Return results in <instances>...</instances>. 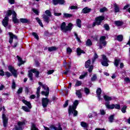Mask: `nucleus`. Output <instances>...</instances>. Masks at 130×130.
I'll list each match as a JSON object with an SVG mask.
<instances>
[{
  "label": "nucleus",
  "instance_id": "38",
  "mask_svg": "<svg viewBox=\"0 0 130 130\" xmlns=\"http://www.w3.org/2000/svg\"><path fill=\"white\" fill-rule=\"evenodd\" d=\"M96 92V95H98V96H100V95H101V93H102V90H101V88L100 87L98 88Z\"/></svg>",
  "mask_w": 130,
  "mask_h": 130
},
{
  "label": "nucleus",
  "instance_id": "6",
  "mask_svg": "<svg viewBox=\"0 0 130 130\" xmlns=\"http://www.w3.org/2000/svg\"><path fill=\"white\" fill-rule=\"evenodd\" d=\"M105 19V17L104 16H100L96 17L95 18V22H94L92 24V27H95L96 25H97V26L101 25V23H102L103 21H104Z\"/></svg>",
  "mask_w": 130,
  "mask_h": 130
},
{
  "label": "nucleus",
  "instance_id": "32",
  "mask_svg": "<svg viewBox=\"0 0 130 130\" xmlns=\"http://www.w3.org/2000/svg\"><path fill=\"white\" fill-rule=\"evenodd\" d=\"M117 40L118 41H119L120 42H121V41L123 40V36H122V35H119L117 37Z\"/></svg>",
  "mask_w": 130,
  "mask_h": 130
},
{
  "label": "nucleus",
  "instance_id": "2",
  "mask_svg": "<svg viewBox=\"0 0 130 130\" xmlns=\"http://www.w3.org/2000/svg\"><path fill=\"white\" fill-rule=\"evenodd\" d=\"M73 26L74 24L72 23H69L68 25L67 26V23L65 22H62L60 25V29L61 31H63L65 32H68V31H72L73 29Z\"/></svg>",
  "mask_w": 130,
  "mask_h": 130
},
{
  "label": "nucleus",
  "instance_id": "60",
  "mask_svg": "<svg viewBox=\"0 0 130 130\" xmlns=\"http://www.w3.org/2000/svg\"><path fill=\"white\" fill-rule=\"evenodd\" d=\"M124 82H125L126 83H130V79H129V78H128V77H125L124 79Z\"/></svg>",
  "mask_w": 130,
  "mask_h": 130
},
{
  "label": "nucleus",
  "instance_id": "47",
  "mask_svg": "<svg viewBox=\"0 0 130 130\" xmlns=\"http://www.w3.org/2000/svg\"><path fill=\"white\" fill-rule=\"evenodd\" d=\"M31 130H39V129L36 127V125L35 124L32 123L31 125Z\"/></svg>",
  "mask_w": 130,
  "mask_h": 130
},
{
  "label": "nucleus",
  "instance_id": "34",
  "mask_svg": "<svg viewBox=\"0 0 130 130\" xmlns=\"http://www.w3.org/2000/svg\"><path fill=\"white\" fill-rule=\"evenodd\" d=\"M76 94L78 98H81L82 97V92H81L80 90H77L76 92Z\"/></svg>",
  "mask_w": 130,
  "mask_h": 130
},
{
  "label": "nucleus",
  "instance_id": "59",
  "mask_svg": "<svg viewBox=\"0 0 130 130\" xmlns=\"http://www.w3.org/2000/svg\"><path fill=\"white\" fill-rule=\"evenodd\" d=\"M58 2L59 5H63V4L66 3V1H64V0H58Z\"/></svg>",
  "mask_w": 130,
  "mask_h": 130
},
{
  "label": "nucleus",
  "instance_id": "42",
  "mask_svg": "<svg viewBox=\"0 0 130 130\" xmlns=\"http://www.w3.org/2000/svg\"><path fill=\"white\" fill-rule=\"evenodd\" d=\"M32 36H34L35 38H36L37 40H39V36L37 35V33L32 32Z\"/></svg>",
  "mask_w": 130,
  "mask_h": 130
},
{
  "label": "nucleus",
  "instance_id": "8",
  "mask_svg": "<svg viewBox=\"0 0 130 130\" xmlns=\"http://www.w3.org/2000/svg\"><path fill=\"white\" fill-rule=\"evenodd\" d=\"M8 70L10 71L13 76L15 77V78H17L18 77V74H17V73H18V71L15 69V68H14L12 65H9L8 66Z\"/></svg>",
  "mask_w": 130,
  "mask_h": 130
},
{
  "label": "nucleus",
  "instance_id": "52",
  "mask_svg": "<svg viewBox=\"0 0 130 130\" xmlns=\"http://www.w3.org/2000/svg\"><path fill=\"white\" fill-rule=\"evenodd\" d=\"M106 11H107L106 7H104L100 9V13H104V12H106Z\"/></svg>",
  "mask_w": 130,
  "mask_h": 130
},
{
  "label": "nucleus",
  "instance_id": "64",
  "mask_svg": "<svg viewBox=\"0 0 130 130\" xmlns=\"http://www.w3.org/2000/svg\"><path fill=\"white\" fill-rule=\"evenodd\" d=\"M129 7H130L129 4H127L123 7V10H126V9H128V8H129Z\"/></svg>",
  "mask_w": 130,
  "mask_h": 130
},
{
  "label": "nucleus",
  "instance_id": "43",
  "mask_svg": "<svg viewBox=\"0 0 130 130\" xmlns=\"http://www.w3.org/2000/svg\"><path fill=\"white\" fill-rule=\"evenodd\" d=\"M104 28L106 31H109L110 30V27H109V25L107 24H105L104 25Z\"/></svg>",
  "mask_w": 130,
  "mask_h": 130
},
{
  "label": "nucleus",
  "instance_id": "14",
  "mask_svg": "<svg viewBox=\"0 0 130 130\" xmlns=\"http://www.w3.org/2000/svg\"><path fill=\"white\" fill-rule=\"evenodd\" d=\"M118 109V110H120V105L119 104H112L110 105L107 109Z\"/></svg>",
  "mask_w": 130,
  "mask_h": 130
},
{
  "label": "nucleus",
  "instance_id": "31",
  "mask_svg": "<svg viewBox=\"0 0 130 130\" xmlns=\"http://www.w3.org/2000/svg\"><path fill=\"white\" fill-rule=\"evenodd\" d=\"M36 20L37 21V22L39 23V24L40 25V26H41V27L43 28V27H44L43 23H42V21H41L40 19H39V17H37V18H36Z\"/></svg>",
  "mask_w": 130,
  "mask_h": 130
},
{
  "label": "nucleus",
  "instance_id": "63",
  "mask_svg": "<svg viewBox=\"0 0 130 130\" xmlns=\"http://www.w3.org/2000/svg\"><path fill=\"white\" fill-rule=\"evenodd\" d=\"M53 4L54 6L58 5V0H53Z\"/></svg>",
  "mask_w": 130,
  "mask_h": 130
},
{
  "label": "nucleus",
  "instance_id": "30",
  "mask_svg": "<svg viewBox=\"0 0 130 130\" xmlns=\"http://www.w3.org/2000/svg\"><path fill=\"white\" fill-rule=\"evenodd\" d=\"M80 124H81V126L82 127H84V128H87V127H88V123H87L86 122H84V121L81 122Z\"/></svg>",
  "mask_w": 130,
  "mask_h": 130
},
{
  "label": "nucleus",
  "instance_id": "56",
  "mask_svg": "<svg viewBox=\"0 0 130 130\" xmlns=\"http://www.w3.org/2000/svg\"><path fill=\"white\" fill-rule=\"evenodd\" d=\"M12 88L13 89H16V82L14 80H13V82H12Z\"/></svg>",
  "mask_w": 130,
  "mask_h": 130
},
{
  "label": "nucleus",
  "instance_id": "22",
  "mask_svg": "<svg viewBox=\"0 0 130 130\" xmlns=\"http://www.w3.org/2000/svg\"><path fill=\"white\" fill-rule=\"evenodd\" d=\"M19 20L22 24H30V20L27 18H20Z\"/></svg>",
  "mask_w": 130,
  "mask_h": 130
},
{
  "label": "nucleus",
  "instance_id": "27",
  "mask_svg": "<svg viewBox=\"0 0 130 130\" xmlns=\"http://www.w3.org/2000/svg\"><path fill=\"white\" fill-rule=\"evenodd\" d=\"M91 64V60L88 59L87 61H85V68L86 69H88L89 67H90Z\"/></svg>",
  "mask_w": 130,
  "mask_h": 130
},
{
  "label": "nucleus",
  "instance_id": "7",
  "mask_svg": "<svg viewBox=\"0 0 130 130\" xmlns=\"http://www.w3.org/2000/svg\"><path fill=\"white\" fill-rule=\"evenodd\" d=\"M104 100L105 101V105L106 108H108L110 106V101H112V97L109 96L107 95H104L103 96Z\"/></svg>",
  "mask_w": 130,
  "mask_h": 130
},
{
  "label": "nucleus",
  "instance_id": "3",
  "mask_svg": "<svg viewBox=\"0 0 130 130\" xmlns=\"http://www.w3.org/2000/svg\"><path fill=\"white\" fill-rule=\"evenodd\" d=\"M36 74L35 77L36 78H39V75L40 74V72L39 71H37L36 69H31L28 71V77L29 78L30 81L31 82H33V73Z\"/></svg>",
  "mask_w": 130,
  "mask_h": 130
},
{
  "label": "nucleus",
  "instance_id": "19",
  "mask_svg": "<svg viewBox=\"0 0 130 130\" xmlns=\"http://www.w3.org/2000/svg\"><path fill=\"white\" fill-rule=\"evenodd\" d=\"M64 67L66 68V71L63 72V74L64 75H68L70 73V71H71V63L68 64V68L67 67V65H65Z\"/></svg>",
  "mask_w": 130,
  "mask_h": 130
},
{
  "label": "nucleus",
  "instance_id": "12",
  "mask_svg": "<svg viewBox=\"0 0 130 130\" xmlns=\"http://www.w3.org/2000/svg\"><path fill=\"white\" fill-rule=\"evenodd\" d=\"M2 120L3 122V126L7 127L8 126V123H9V118L6 116V114H2Z\"/></svg>",
  "mask_w": 130,
  "mask_h": 130
},
{
  "label": "nucleus",
  "instance_id": "16",
  "mask_svg": "<svg viewBox=\"0 0 130 130\" xmlns=\"http://www.w3.org/2000/svg\"><path fill=\"white\" fill-rule=\"evenodd\" d=\"M92 11V9L85 7L81 11V14H89Z\"/></svg>",
  "mask_w": 130,
  "mask_h": 130
},
{
  "label": "nucleus",
  "instance_id": "49",
  "mask_svg": "<svg viewBox=\"0 0 130 130\" xmlns=\"http://www.w3.org/2000/svg\"><path fill=\"white\" fill-rule=\"evenodd\" d=\"M41 94H42V95H44L46 97H48V95H49V93H48V92H47V91H42L41 92Z\"/></svg>",
  "mask_w": 130,
  "mask_h": 130
},
{
  "label": "nucleus",
  "instance_id": "37",
  "mask_svg": "<svg viewBox=\"0 0 130 130\" xmlns=\"http://www.w3.org/2000/svg\"><path fill=\"white\" fill-rule=\"evenodd\" d=\"M114 12L115 13H118L119 12V7L117 5H114Z\"/></svg>",
  "mask_w": 130,
  "mask_h": 130
},
{
  "label": "nucleus",
  "instance_id": "10",
  "mask_svg": "<svg viewBox=\"0 0 130 130\" xmlns=\"http://www.w3.org/2000/svg\"><path fill=\"white\" fill-rule=\"evenodd\" d=\"M102 59L103 60L101 61V64L103 66V67H108L109 66V64L108 63L109 60H108L106 55H103Z\"/></svg>",
  "mask_w": 130,
  "mask_h": 130
},
{
  "label": "nucleus",
  "instance_id": "18",
  "mask_svg": "<svg viewBox=\"0 0 130 130\" xmlns=\"http://www.w3.org/2000/svg\"><path fill=\"white\" fill-rule=\"evenodd\" d=\"M2 24L5 27H7L9 25V17H5L2 21Z\"/></svg>",
  "mask_w": 130,
  "mask_h": 130
},
{
  "label": "nucleus",
  "instance_id": "23",
  "mask_svg": "<svg viewBox=\"0 0 130 130\" xmlns=\"http://www.w3.org/2000/svg\"><path fill=\"white\" fill-rule=\"evenodd\" d=\"M76 52L77 53V55L80 56L83 53V54H85L86 53L85 52H84V50L81 49V48L78 47L77 48Z\"/></svg>",
  "mask_w": 130,
  "mask_h": 130
},
{
  "label": "nucleus",
  "instance_id": "54",
  "mask_svg": "<svg viewBox=\"0 0 130 130\" xmlns=\"http://www.w3.org/2000/svg\"><path fill=\"white\" fill-rule=\"evenodd\" d=\"M5 75L6 76V77H7V78H10V77H11L12 76L11 73L9 72H6L5 73Z\"/></svg>",
  "mask_w": 130,
  "mask_h": 130
},
{
  "label": "nucleus",
  "instance_id": "61",
  "mask_svg": "<svg viewBox=\"0 0 130 130\" xmlns=\"http://www.w3.org/2000/svg\"><path fill=\"white\" fill-rule=\"evenodd\" d=\"M53 73H54V70H49L47 72V74L48 75H52V74H53Z\"/></svg>",
  "mask_w": 130,
  "mask_h": 130
},
{
  "label": "nucleus",
  "instance_id": "35",
  "mask_svg": "<svg viewBox=\"0 0 130 130\" xmlns=\"http://www.w3.org/2000/svg\"><path fill=\"white\" fill-rule=\"evenodd\" d=\"M81 85H82V81L77 80L75 84V87H80V86H81Z\"/></svg>",
  "mask_w": 130,
  "mask_h": 130
},
{
  "label": "nucleus",
  "instance_id": "45",
  "mask_svg": "<svg viewBox=\"0 0 130 130\" xmlns=\"http://www.w3.org/2000/svg\"><path fill=\"white\" fill-rule=\"evenodd\" d=\"M29 90H30V88H29V87H25V89H24V92H25V94L28 95V94H29V93L30 92Z\"/></svg>",
  "mask_w": 130,
  "mask_h": 130
},
{
  "label": "nucleus",
  "instance_id": "4",
  "mask_svg": "<svg viewBox=\"0 0 130 130\" xmlns=\"http://www.w3.org/2000/svg\"><path fill=\"white\" fill-rule=\"evenodd\" d=\"M99 45V48L102 49L103 46L105 47L107 45V42H106V36H103L100 38L99 42L98 43Z\"/></svg>",
  "mask_w": 130,
  "mask_h": 130
},
{
  "label": "nucleus",
  "instance_id": "26",
  "mask_svg": "<svg viewBox=\"0 0 130 130\" xmlns=\"http://www.w3.org/2000/svg\"><path fill=\"white\" fill-rule=\"evenodd\" d=\"M120 59H115L114 64L117 68L119 66V62H120Z\"/></svg>",
  "mask_w": 130,
  "mask_h": 130
},
{
  "label": "nucleus",
  "instance_id": "57",
  "mask_svg": "<svg viewBox=\"0 0 130 130\" xmlns=\"http://www.w3.org/2000/svg\"><path fill=\"white\" fill-rule=\"evenodd\" d=\"M70 10H78V6H71L70 7Z\"/></svg>",
  "mask_w": 130,
  "mask_h": 130
},
{
  "label": "nucleus",
  "instance_id": "48",
  "mask_svg": "<svg viewBox=\"0 0 130 130\" xmlns=\"http://www.w3.org/2000/svg\"><path fill=\"white\" fill-rule=\"evenodd\" d=\"M32 12L36 14L37 16H39V11H38V9H35V8L32 9Z\"/></svg>",
  "mask_w": 130,
  "mask_h": 130
},
{
  "label": "nucleus",
  "instance_id": "36",
  "mask_svg": "<svg viewBox=\"0 0 130 130\" xmlns=\"http://www.w3.org/2000/svg\"><path fill=\"white\" fill-rule=\"evenodd\" d=\"M9 36H10V39H9V43H10V44H12V43H13V41L14 40V38H13V37L12 36V35L11 34V32H9L8 33Z\"/></svg>",
  "mask_w": 130,
  "mask_h": 130
},
{
  "label": "nucleus",
  "instance_id": "21",
  "mask_svg": "<svg viewBox=\"0 0 130 130\" xmlns=\"http://www.w3.org/2000/svg\"><path fill=\"white\" fill-rule=\"evenodd\" d=\"M22 102H23V103H24V104L27 106L29 109H31V108H32V105H31V103H30V102H28L25 100H22Z\"/></svg>",
  "mask_w": 130,
  "mask_h": 130
},
{
  "label": "nucleus",
  "instance_id": "39",
  "mask_svg": "<svg viewBox=\"0 0 130 130\" xmlns=\"http://www.w3.org/2000/svg\"><path fill=\"white\" fill-rule=\"evenodd\" d=\"M114 114L113 115H110L109 118H108V119H109V121H110V122H112L113 121V120H114Z\"/></svg>",
  "mask_w": 130,
  "mask_h": 130
},
{
  "label": "nucleus",
  "instance_id": "44",
  "mask_svg": "<svg viewBox=\"0 0 130 130\" xmlns=\"http://www.w3.org/2000/svg\"><path fill=\"white\" fill-rule=\"evenodd\" d=\"M84 92L86 95H89L90 93V89L88 88V87L84 88Z\"/></svg>",
  "mask_w": 130,
  "mask_h": 130
},
{
  "label": "nucleus",
  "instance_id": "62",
  "mask_svg": "<svg viewBox=\"0 0 130 130\" xmlns=\"http://www.w3.org/2000/svg\"><path fill=\"white\" fill-rule=\"evenodd\" d=\"M100 112L101 115H105L106 112H105V111H104V110H100Z\"/></svg>",
  "mask_w": 130,
  "mask_h": 130
},
{
  "label": "nucleus",
  "instance_id": "40",
  "mask_svg": "<svg viewBox=\"0 0 130 130\" xmlns=\"http://www.w3.org/2000/svg\"><path fill=\"white\" fill-rule=\"evenodd\" d=\"M126 108H127V106L126 105H124L123 107L121 109V111L122 113H125L126 112Z\"/></svg>",
  "mask_w": 130,
  "mask_h": 130
},
{
  "label": "nucleus",
  "instance_id": "33",
  "mask_svg": "<svg viewBox=\"0 0 130 130\" xmlns=\"http://www.w3.org/2000/svg\"><path fill=\"white\" fill-rule=\"evenodd\" d=\"M57 49V48L54 46H52L50 47H49L48 48V51H50V52H51V51H54Z\"/></svg>",
  "mask_w": 130,
  "mask_h": 130
},
{
  "label": "nucleus",
  "instance_id": "5",
  "mask_svg": "<svg viewBox=\"0 0 130 130\" xmlns=\"http://www.w3.org/2000/svg\"><path fill=\"white\" fill-rule=\"evenodd\" d=\"M45 13L46 14H43L42 15V18H43L44 22H45L47 24H49V17H51V16H52V15L51 14V12H50V10H47L45 11Z\"/></svg>",
  "mask_w": 130,
  "mask_h": 130
},
{
  "label": "nucleus",
  "instance_id": "50",
  "mask_svg": "<svg viewBox=\"0 0 130 130\" xmlns=\"http://www.w3.org/2000/svg\"><path fill=\"white\" fill-rule=\"evenodd\" d=\"M96 80H97V76H96V75H93L91 78V82H95Z\"/></svg>",
  "mask_w": 130,
  "mask_h": 130
},
{
  "label": "nucleus",
  "instance_id": "25",
  "mask_svg": "<svg viewBox=\"0 0 130 130\" xmlns=\"http://www.w3.org/2000/svg\"><path fill=\"white\" fill-rule=\"evenodd\" d=\"M73 17V14H71L70 13H64L63 18L68 19L69 18H72Z\"/></svg>",
  "mask_w": 130,
  "mask_h": 130
},
{
  "label": "nucleus",
  "instance_id": "29",
  "mask_svg": "<svg viewBox=\"0 0 130 130\" xmlns=\"http://www.w3.org/2000/svg\"><path fill=\"white\" fill-rule=\"evenodd\" d=\"M82 21L81 20V19H77L76 20V24H77V26H78L79 27V28H81L82 27Z\"/></svg>",
  "mask_w": 130,
  "mask_h": 130
},
{
  "label": "nucleus",
  "instance_id": "58",
  "mask_svg": "<svg viewBox=\"0 0 130 130\" xmlns=\"http://www.w3.org/2000/svg\"><path fill=\"white\" fill-rule=\"evenodd\" d=\"M0 76L2 77L5 76V71L3 69L0 70Z\"/></svg>",
  "mask_w": 130,
  "mask_h": 130
},
{
  "label": "nucleus",
  "instance_id": "15",
  "mask_svg": "<svg viewBox=\"0 0 130 130\" xmlns=\"http://www.w3.org/2000/svg\"><path fill=\"white\" fill-rule=\"evenodd\" d=\"M78 105H79V101L75 100L73 103V106H69L68 109H71L72 110H74L75 109H77V107H78Z\"/></svg>",
  "mask_w": 130,
  "mask_h": 130
},
{
  "label": "nucleus",
  "instance_id": "1",
  "mask_svg": "<svg viewBox=\"0 0 130 130\" xmlns=\"http://www.w3.org/2000/svg\"><path fill=\"white\" fill-rule=\"evenodd\" d=\"M12 15V21L14 24H19L20 23V21H19V19L17 18V13H16V11L15 10H8L7 11L6 16L5 17H9L11 16V15Z\"/></svg>",
  "mask_w": 130,
  "mask_h": 130
},
{
  "label": "nucleus",
  "instance_id": "51",
  "mask_svg": "<svg viewBox=\"0 0 130 130\" xmlns=\"http://www.w3.org/2000/svg\"><path fill=\"white\" fill-rule=\"evenodd\" d=\"M68 106H69V100L66 101L64 105H63V108H66Z\"/></svg>",
  "mask_w": 130,
  "mask_h": 130
},
{
  "label": "nucleus",
  "instance_id": "53",
  "mask_svg": "<svg viewBox=\"0 0 130 130\" xmlns=\"http://www.w3.org/2000/svg\"><path fill=\"white\" fill-rule=\"evenodd\" d=\"M23 92V87H20L18 90H17V94H21Z\"/></svg>",
  "mask_w": 130,
  "mask_h": 130
},
{
  "label": "nucleus",
  "instance_id": "20",
  "mask_svg": "<svg viewBox=\"0 0 130 130\" xmlns=\"http://www.w3.org/2000/svg\"><path fill=\"white\" fill-rule=\"evenodd\" d=\"M16 57L19 62V63L18 64V67H21L22 64H24V63H25V61H23V59H22V58H21L19 55H17Z\"/></svg>",
  "mask_w": 130,
  "mask_h": 130
},
{
  "label": "nucleus",
  "instance_id": "46",
  "mask_svg": "<svg viewBox=\"0 0 130 130\" xmlns=\"http://www.w3.org/2000/svg\"><path fill=\"white\" fill-rule=\"evenodd\" d=\"M94 69V66H93V65H90V67H89L88 68V73H92V72H93V70Z\"/></svg>",
  "mask_w": 130,
  "mask_h": 130
},
{
  "label": "nucleus",
  "instance_id": "24",
  "mask_svg": "<svg viewBox=\"0 0 130 130\" xmlns=\"http://www.w3.org/2000/svg\"><path fill=\"white\" fill-rule=\"evenodd\" d=\"M115 24L116 25V26H117V27H119L123 25V22L120 21L119 20H117L115 21Z\"/></svg>",
  "mask_w": 130,
  "mask_h": 130
},
{
  "label": "nucleus",
  "instance_id": "9",
  "mask_svg": "<svg viewBox=\"0 0 130 130\" xmlns=\"http://www.w3.org/2000/svg\"><path fill=\"white\" fill-rule=\"evenodd\" d=\"M17 125L15 126V130H23V126L24 125H26V122L25 121H19L17 122Z\"/></svg>",
  "mask_w": 130,
  "mask_h": 130
},
{
  "label": "nucleus",
  "instance_id": "41",
  "mask_svg": "<svg viewBox=\"0 0 130 130\" xmlns=\"http://www.w3.org/2000/svg\"><path fill=\"white\" fill-rule=\"evenodd\" d=\"M22 109L24 110L25 112H30V109L26 106H22Z\"/></svg>",
  "mask_w": 130,
  "mask_h": 130
},
{
  "label": "nucleus",
  "instance_id": "17",
  "mask_svg": "<svg viewBox=\"0 0 130 130\" xmlns=\"http://www.w3.org/2000/svg\"><path fill=\"white\" fill-rule=\"evenodd\" d=\"M50 129H54V130H62V127H61V125H60V123H58V127L54 126V125H50Z\"/></svg>",
  "mask_w": 130,
  "mask_h": 130
},
{
  "label": "nucleus",
  "instance_id": "55",
  "mask_svg": "<svg viewBox=\"0 0 130 130\" xmlns=\"http://www.w3.org/2000/svg\"><path fill=\"white\" fill-rule=\"evenodd\" d=\"M67 53H72V52H73V50L72 49V48L68 47L67 49Z\"/></svg>",
  "mask_w": 130,
  "mask_h": 130
},
{
  "label": "nucleus",
  "instance_id": "13",
  "mask_svg": "<svg viewBox=\"0 0 130 130\" xmlns=\"http://www.w3.org/2000/svg\"><path fill=\"white\" fill-rule=\"evenodd\" d=\"M68 114L69 116L73 114V116L76 117V116H78V111L76 110V109H68Z\"/></svg>",
  "mask_w": 130,
  "mask_h": 130
},
{
  "label": "nucleus",
  "instance_id": "28",
  "mask_svg": "<svg viewBox=\"0 0 130 130\" xmlns=\"http://www.w3.org/2000/svg\"><path fill=\"white\" fill-rule=\"evenodd\" d=\"M93 45V43H92V41H91V39H88L86 42V46H92Z\"/></svg>",
  "mask_w": 130,
  "mask_h": 130
},
{
  "label": "nucleus",
  "instance_id": "11",
  "mask_svg": "<svg viewBox=\"0 0 130 130\" xmlns=\"http://www.w3.org/2000/svg\"><path fill=\"white\" fill-rule=\"evenodd\" d=\"M49 104V99L47 98H42V105L44 108H46Z\"/></svg>",
  "mask_w": 130,
  "mask_h": 130
}]
</instances>
